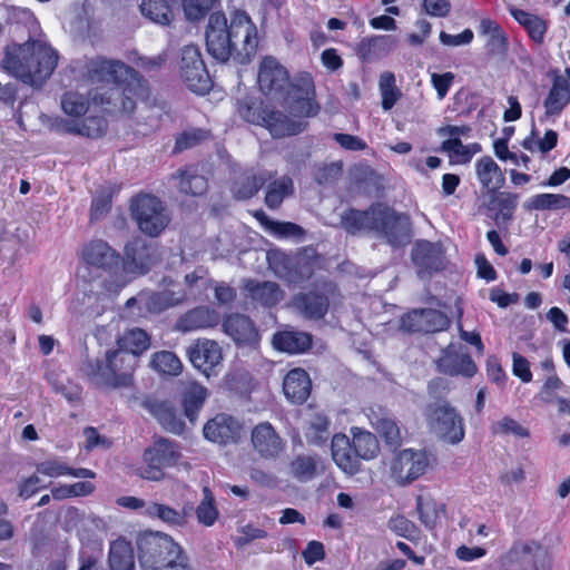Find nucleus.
I'll return each mask as SVG.
<instances>
[{"label": "nucleus", "mask_w": 570, "mask_h": 570, "mask_svg": "<svg viewBox=\"0 0 570 570\" xmlns=\"http://www.w3.org/2000/svg\"><path fill=\"white\" fill-rule=\"evenodd\" d=\"M88 81L92 105H112L111 110L131 112L136 101L146 97V87L138 73L117 60L100 57L87 62Z\"/></svg>", "instance_id": "nucleus-1"}, {"label": "nucleus", "mask_w": 570, "mask_h": 570, "mask_svg": "<svg viewBox=\"0 0 570 570\" xmlns=\"http://www.w3.org/2000/svg\"><path fill=\"white\" fill-rule=\"evenodd\" d=\"M258 43L257 26L246 11L233 10L229 18L222 12L210 14L206 47L216 60L225 62L234 56L239 63H247L255 56Z\"/></svg>", "instance_id": "nucleus-2"}, {"label": "nucleus", "mask_w": 570, "mask_h": 570, "mask_svg": "<svg viewBox=\"0 0 570 570\" xmlns=\"http://www.w3.org/2000/svg\"><path fill=\"white\" fill-rule=\"evenodd\" d=\"M261 91L278 101L298 117H314L320 111L315 101L313 78L301 72L289 81L288 71L274 57L263 58L258 70Z\"/></svg>", "instance_id": "nucleus-3"}, {"label": "nucleus", "mask_w": 570, "mask_h": 570, "mask_svg": "<svg viewBox=\"0 0 570 570\" xmlns=\"http://www.w3.org/2000/svg\"><path fill=\"white\" fill-rule=\"evenodd\" d=\"M57 63L58 53L43 39L8 45L2 60L3 69L31 86L46 81Z\"/></svg>", "instance_id": "nucleus-4"}, {"label": "nucleus", "mask_w": 570, "mask_h": 570, "mask_svg": "<svg viewBox=\"0 0 570 570\" xmlns=\"http://www.w3.org/2000/svg\"><path fill=\"white\" fill-rule=\"evenodd\" d=\"M138 559L142 570H193L180 546L161 532L139 537Z\"/></svg>", "instance_id": "nucleus-5"}, {"label": "nucleus", "mask_w": 570, "mask_h": 570, "mask_svg": "<svg viewBox=\"0 0 570 570\" xmlns=\"http://www.w3.org/2000/svg\"><path fill=\"white\" fill-rule=\"evenodd\" d=\"M138 360L126 351H108L102 361L88 363L86 373L97 385L109 387H125L132 383L134 372Z\"/></svg>", "instance_id": "nucleus-6"}, {"label": "nucleus", "mask_w": 570, "mask_h": 570, "mask_svg": "<svg viewBox=\"0 0 570 570\" xmlns=\"http://www.w3.org/2000/svg\"><path fill=\"white\" fill-rule=\"evenodd\" d=\"M238 112L246 121L268 129L275 138L297 135L305 128V122L302 120H293L281 111L264 107L249 98L239 102Z\"/></svg>", "instance_id": "nucleus-7"}, {"label": "nucleus", "mask_w": 570, "mask_h": 570, "mask_svg": "<svg viewBox=\"0 0 570 570\" xmlns=\"http://www.w3.org/2000/svg\"><path fill=\"white\" fill-rule=\"evenodd\" d=\"M424 417L430 431L440 440L459 444L465 436L464 419L448 401L439 400L429 403Z\"/></svg>", "instance_id": "nucleus-8"}, {"label": "nucleus", "mask_w": 570, "mask_h": 570, "mask_svg": "<svg viewBox=\"0 0 570 570\" xmlns=\"http://www.w3.org/2000/svg\"><path fill=\"white\" fill-rule=\"evenodd\" d=\"M131 215L138 228L150 237L160 235L170 222L167 208L151 195H140L132 200Z\"/></svg>", "instance_id": "nucleus-9"}, {"label": "nucleus", "mask_w": 570, "mask_h": 570, "mask_svg": "<svg viewBox=\"0 0 570 570\" xmlns=\"http://www.w3.org/2000/svg\"><path fill=\"white\" fill-rule=\"evenodd\" d=\"M179 458L176 444L160 439L145 450L139 475L149 481H160L165 476L164 469L174 466Z\"/></svg>", "instance_id": "nucleus-10"}, {"label": "nucleus", "mask_w": 570, "mask_h": 570, "mask_svg": "<svg viewBox=\"0 0 570 570\" xmlns=\"http://www.w3.org/2000/svg\"><path fill=\"white\" fill-rule=\"evenodd\" d=\"M186 354L191 365L207 379L217 376L223 367V348L214 340H195L187 347Z\"/></svg>", "instance_id": "nucleus-11"}, {"label": "nucleus", "mask_w": 570, "mask_h": 570, "mask_svg": "<svg viewBox=\"0 0 570 570\" xmlns=\"http://www.w3.org/2000/svg\"><path fill=\"white\" fill-rule=\"evenodd\" d=\"M428 453L405 449L395 454L391 463V476L397 484H406L423 475L429 466Z\"/></svg>", "instance_id": "nucleus-12"}, {"label": "nucleus", "mask_w": 570, "mask_h": 570, "mask_svg": "<svg viewBox=\"0 0 570 570\" xmlns=\"http://www.w3.org/2000/svg\"><path fill=\"white\" fill-rule=\"evenodd\" d=\"M180 71L191 91L205 94L209 90L210 80L197 46L188 45L181 49Z\"/></svg>", "instance_id": "nucleus-13"}, {"label": "nucleus", "mask_w": 570, "mask_h": 570, "mask_svg": "<svg viewBox=\"0 0 570 570\" xmlns=\"http://www.w3.org/2000/svg\"><path fill=\"white\" fill-rule=\"evenodd\" d=\"M376 233L385 237L393 246L405 245L410 242L409 217L381 205Z\"/></svg>", "instance_id": "nucleus-14"}, {"label": "nucleus", "mask_w": 570, "mask_h": 570, "mask_svg": "<svg viewBox=\"0 0 570 570\" xmlns=\"http://www.w3.org/2000/svg\"><path fill=\"white\" fill-rule=\"evenodd\" d=\"M243 424L229 414L219 413L208 420L203 433L206 440L219 445L236 443L240 439Z\"/></svg>", "instance_id": "nucleus-15"}, {"label": "nucleus", "mask_w": 570, "mask_h": 570, "mask_svg": "<svg viewBox=\"0 0 570 570\" xmlns=\"http://www.w3.org/2000/svg\"><path fill=\"white\" fill-rule=\"evenodd\" d=\"M250 442L254 451L265 460L278 458L285 449L284 440L269 422H263L253 428Z\"/></svg>", "instance_id": "nucleus-16"}, {"label": "nucleus", "mask_w": 570, "mask_h": 570, "mask_svg": "<svg viewBox=\"0 0 570 570\" xmlns=\"http://www.w3.org/2000/svg\"><path fill=\"white\" fill-rule=\"evenodd\" d=\"M441 372L449 375L472 377L478 372L466 348L461 344H450L438 362Z\"/></svg>", "instance_id": "nucleus-17"}, {"label": "nucleus", "mask_w": 570, "mask_h": 570, "mask_svg": "<svg viewBox=\"0 0 570 570\" xmlns=\"http://www.w3.org/2000/svg\"><path fill=\"white\" fill-rule=\"evenodd\" d=\"M448 326V316L436 309H415L402 317V328L407 332L433 333Z\"/></svg>", "instance_id": "nucleus-18"}, {"label": "nucleus", "mask_w": 570, "mask_h": 570, "mask_svg": "<svg viewBox=\"0 0 570 570\" xmlns=\"http://www.w3.org/2000/svg\"><path fill=\"white\" fill-rule=\"evenodd\" d=\"M155 254L156 249L141 240L128 244L125 247L124 272L132 276L146 274L155 262Z\"/></svg>", "instance_id": "nucleus-19"}, {"label": "nucleus", "mask_w": 570, "mask_h": 570, "mask_svg": "<svg viewBox=\"0 0 570 570\" xmlns=\"http://www.w3.org/2000/svg\"><path fill=\"white\" fill-rule=\"evenodd\" d=\"M334 294V289L330 285H325L321 291L297 295L293 305L307 318L320 320L326 314L330 298Z\"/></svg>", "instance_id": "nucleus-20"}, {"label": "nucleus", "mask_w": 570, "mask_h": 570, "mask_svg": "<svg viewBox=\"0 0 570 570\" xmlns=\"http://www.w3.org/2000/svg\"><path fill=\"white\" fill-rule=\"evenodd\" d=\"M80 256L85 265L102 269H111L120 261L116 250L101 239H95L86 244Z\"/></svg>", "instance_id": "nucleus-21"}, {"label": "nucleus", "mask_w": 570, "mask_h": 570, "mask_svg": "<svg viewBox=\"0 0 570 570\" xmlns=\"http://www.w3.org/2000/svg\"><path fill=\"white\" fill-rule=\"evenodd\" d=\"M412 258L421 278H424L425 274L443 268V250L439 244L417 242L413 248Z\"/></svg>", "instance_id": "nucleus-22"}, {"label": "nucleus", "mask_w": 570, "mask_h": 570, "mask_svg": "<svg viewBox=\"0 0 570 570\" xmlns=\"http://www.w3.org/2000/svg\"><path fill=\"white\" fill-rule=\"evenodd\" d=\"M539 546L534 542L518 541L499 559L502 570H527L532 567Z\"/></svg>", "instance_id": "nucleus-23"}, {"label": "nucleus", "mask_w": 570, "mask_h": 570, "mask_svg": "<svg viewBox=\"0 0 570 570\" xmlns=\"http://www.w3.org/2000/svg\"><path fill=\"white\" fill-rule=\"evenodd\" d=\"M224 332L238 345L254 346L259 335L253 322L240 314L229 315L223 323Z\"/></svg>", "instance_id": "nucleus-24"}, {"label": "nucleus", "mask_w": 570, "mask_h": 570, "mask_svg": "<svg viewBox=\"0 0 570 570\" xmlns=\"http://www.w3.org/2000/svg\"><path fill=\"white\" fill-rule=\"evenodd\" d=\"M186 297L181 291H164L158 293H140L137 297H131L127 301V306L130 307L135 304L144 306L150 313H160L161 311L179 304Z\"/></svg>", "instance_id": "nucleus-25"}, {"label": "nucleus", "mask_w": 570, "mask_h": 570, "mask_svg": "<svg viewBox=\"0 0 570 570\" xmlns=\"http://www.w3.org/2000/svg\"><path fill=\"white\" fill-rule=\"evenodd\" d=\"M476 179L490 194H495L501 189L505 183V177L502 169L490 156L479 158L475 164Z\"/></svg>", "instance_id": "nucleus-26"}, {"label": "nucleus", "mask_w": 570, "mask_h": 570, "mask_svg": "<svg viewBox=\"0 0 570 570\" xmlns=\"http://www.w3.org/2000/svg\"><path fill=\"white\" fill-rule=\"evenodd\" d=\"M570 102V68L564 76H557L543 102L547 116L559 115Z\"/></svg>", "instance_id": "nucleus-27"}, {"label": "nucleus", "mask_w": 570, "mask_h": 570, "mask_svg": "<svg viewBox=\"0 0 570 570\" xmlns=\"http://www.w3.org/2000/svg\"><path fill=\"white\" fill-rule=\"evenodd\" d=\"M311 389V379L303 368H293L284 377L283 391L292 403H304L309 396Z\"/></svg>", "instance_id": "nucleus-28"}, {"label": "nucleus", "mask_w": 570, "mask_h": 570, "mask_svg": "<svg viewBox=\"0 0 570 570\" xmlns=\"http://www.w3.org/2000/svg\"><path fill=\"white\" fill-rule=\"evenodd\" d=\"M303 433L309 444L320 445L330 438V420L318 410L308 409L304 414Z\"/></svg>", "instance_id": "nucleus-29"}, {"label": "nucleus", "mask_w": 570, "mask_h": 570, "mask_svg": "<svg viewBox=\"0 0 570 570\" xmlns=\"http://www.w3.org/2000/svg\"><path fill=\"white\" fill-rule=\"evenodd\" d=\"M220 315L209 307H197L187 312L177 322V330L180 332H194L218 325Z\"/></svg>", "instance_id": "nucleus-30"}, {"label": "nucleus", "mask_w": 570, "mask_h": 570, "mask_svg": "<svg viewBox=\"0 0 570 570\" xmlns=\"http://www.w3.org/2000/svg\"><path fill=\"white\" fill-rule=\"evenodd\" d=\"M331 448L333 461L344 473L353 475L360 471V462L352 452L350 439L345 434H335Z\"/></svg>", "instance_id": "nucleus-31"}, {"label": "nucleus", "mask_w": 570, "mask_h": 570, "mask_svg": "<svg viewBox=\"0 0 570 570\" xmlns=\"http://www.w3.org/2000/svg\"><path fill=\"white\" fill-rule=\"evenodd\" d=\"M397 43L399 39L395 36H374L363 39L357 45V53L363 61H372L387 56L396 48Z\"/></svg>", "instance_id": "nucleus-32"}, {"label": "nucleus", "mask_w": 570, "mask_h": 570, "mask_svg": "<svg viewBox=\"0 0 570 570\" xmlns=\"http://www.w3.org/2000/svg\"><path fill=\"white\" fill-rule=\"evenodd\" d=\"M380 209L381 205L373 206L366 212L351 209L342 215V225L344 229L351 234L362 230L376 233Z\"/></svg>", "instance_id": "nucleus-33"}, {"label": "nucleus", "mask_w": 570, "mask_h": 570, "mask_svg": "<svg viewBox=\"0 0 570 570\" xmlns=\"http://www.w3.org/2000/svg\"><path fill=\"white\" fill-rule=\"evenodd\" d=\"M52 127L59 131L76 132L90 138H97L106 131L107 121L100 116H89L81 121H67L61 119Z\"/></svg>", "instance_id": "nucleus-34"}, {"label": "nucleus", "mask_w": 570, "mask_h": 570, "mask_svg": "<svg viewBox=\"0 0 570 570\" xmlns=\"http://www.w3.org/2000/svg\"><path fill=\"white\" fill-rule=\"evenodd\" d=\"M245 289L249 298L263 306H274L284 297V292L274 282L247 281Z\"/></svg>", "instance_id": "nucleus-35"}, {"label": "nucleus", "mask_w": 570, "mask_h": 570, "mask_svg": "<svg viewBox=\"0 0 570 570\" xmlns=\"http://www.w3.org/2000/svg\"><path fill=\"white\" fill-rule=\"evenodd\" d=\"M37 472L50 478L70 475L78 479H94L96 473L86 468L72 469L65 461L58 458L48 459L37 465Z\"/></svg>", "instance_id": "nucleus-36"}, {"label": "nucleus", "mask_w": 570, "mask_h": 570, "mask_svg": "<svg viewBox=\"0 0 570 570\" xmlns=\"http://www.w3.org/2000/svg\"><path fill=\"white\" fill-rule=\"evenodd\" d=\"M311 344V335L304 332L284 331L275 334L273 337L274 347L289 354L303 353Z\"/></svg>", "instance_id": "nucleus-37"}, {"label": "nucleus", "mask_w": 570, "mask_h": 570, "mask_svg": "<svg viewBox=\"0 0 570 570\" xmlns=\"http://www.w3.org/2000/svg\"><path fill=\"white\" fill-rule=\"evenodd\" d=\"M142 515L159 520L169 527H183L187 522V513L184 510H176L158 502H149Z\"/></svg>", "instance_id": "nucleus-38"}, {"label": "nucleus", "mask_w": 570, "mask_h": 570, "mask_svg": "<svg viewBox=\"0 0 570 570\" xmlns=\"http://www.w3.org/2000/svg\"><path fill=\"white\" fill-rule=\"evenodd\" d=\"M110 570H134L135 558L131 544L119 538L111 542L109 549Z\"/></svg>", "instance_id": "nucleus-39"}, {"label": "nucleus", "mask_w": 570, "mask_h": 570, "mask_svg": "<svg viewBox=\"0 0 570 570\" xmlns=\"http://www.w3.org/2000/svg\"><path fill=\"white\" fill-rule=\"evenodd\" d=\"M351 432L353 435L351 445L357 460H372L379 454L380 445L374 434L360 428H352Z\"/></svg>", "instance_id": "nucleus-40"}, {"label": "nucleus", "mask_w": 570, "mask_h": 570, "mask_svg": "<svg viewBox=\"0 0 570 570\" xmlns=\"http://www.w3.org/2000/svg\"><path fill=\"white\" fill-rule=\"evenodd\" d=\"M117 346L128 354H134L138 360V356L149 348L150 337L141 328H131L118 337Z\"/></svg>", "instance_id": "nucleus-41"}, {"label": "nucleus", "mask_w": 570, "mask_h": 570, "mask_svg": "<svg viewBox=\"0 0 570 570\" xmlns=\"http://www.w3.org/2000/svg\"><path fill=\"white\" fill-rule=\"evenodd\" d=\"M208 395V390L197 382H191L187 385L183 395V404L185 414L190 422H194L197 419L198 412L203 407Z\"/></svg>", "instance_id": "nucleus-42"}, {"label": "nucleus", "mask_w": 570, "mask_h": 570, "mask_svg": "<svg viewBox=\"0 0 570 570\" xmlns=\"http://www.w3.org/2000/svg\"><path fill=\"white\" fill-rule=\"evenodd\" d=\"M255 217L267 232L276 237L301 239L304 235L301 226L294 223L272 220L262 210L256 212Z\"/></svg>", "instance_id": "nucleus-43"}, {"label": "nucleus", "mask_w": 570, "mask_h": 570, "mask_svg": "<svg viewBox=\"0 0 570 570\" xmlns=\"http://www.w3.org/2000/svg\"><path fill=\"white\" fill-rule=\"evenodd\" d=\"M140 11L150 21L161 26L169 24L174 19L173 7L168 0H144Z\"/></svg>", "instance_id": "nucleus-44"}, {"label": "nucleus", "mask_w": 570, "mask_h": 570, "mask_svg": "<svg viewBox=\"0 0 570 570\" xmlns=\"http://www.w3.org/2000/svg\"><path fill=\"white\" fill-rule=\"evenodd\" d=\"M441 149L456 164H468L472 157L481 151L478 142L464 145L459 138H449L441 145Z\"/></svg>", "instance_id": "nucleus-45"}, {"label": "nucleus", "mask_w": 570, "mask_h": 570, "mask_svg": "<svg viewBox=\"0 0 570 570\" xmlns=\"http://www.w3.org/2000/svg\"><path fill=\"white\" fill-rule=\"evenodd\" d=\"M153 413L166 431L175 434L184 432L185 423L171 404L166 402L155 404Z\"/></svg>", "instance_id": "nucleus-46"}, {"label": "nucleus", "mask_w": 570, "mask_h": 570, "mask_svg": "<svg viewBox=\"0 0 570 570\" xmlns=\"http://www.w3.org/2000/svg\"><path fill=\"white\" fill-rule=\"evenodd\" d=\"M150 366L161 375L178 376L184 365L180 358L171 351H159L153 354Z\"/></svg>", "instance_id": "nucleus-47"}, {"label": "nucleus", "mask_w": 570, "mask_h": 570, "mask_svg": "<svg viewBox=\"0 0 570 570\" xmlns=\"http://www.w3.org/2000/svg\"><path fill=\"white\" fill-rule=\"evenodd\" d=\"M511 14L524 27L533 41L538 43L543 41L547 32V23L542 18L520 9H512Z\"/></svg>", "instance_id": "nucleus-48"}, {"label": "nucleus", "mask_w": 570, "mask_h": 570, "mask_svg": "<svg viewBox=\"0 0 570 570\" xmlns=\"http://www.w3.org/2000/svg\"><path fill=\"white\" fill-rule=\"evenodd\" d=\"M416 510L420 521L428 529H433L441 519L443 505L438 503L431 495H419Z\"/></svg>", "instance_id": "nucleus-49"}, {"label": "nucleus", "mask_w": 570, "mask_h": 570, "mask_svg": "<svg viewBox=\"0 0 570 570\" xmlns=\"http://www.w3.org/2000/svg\"><path fill=\"white\" fill-rule=\"evenodd\" d=\"M317 471V461L311 455H297L287 466V473L291 478L299 481L307 482L315 478Z\"/></svg>", "instance_id": "nucleus-50"}, {"label": "nucleus", "mask_w": 570, "mask_h": 570, "mask_svg": "<svg viewBox=\"0 0 570 570\" xmlns=\"http://www.w3.org/2000/svg\"><path fill=\"white\" fill-rule=\"evenodd\" d=\"M370 421L375 431L387 444L397 445L401 442V430L393 419L386 415L379 416L374 414L370 416Z\"/></svg>", "instance_id": "nucleus-51"}, {"label": "nucleus", "mask_w": 570, "mask_h": 570, "mask_svg": "<svg viewBox=\"0 0 570 570\" xmlns=\"http://www.w3.org/2000/svg\"><path fill=\"white\" fill-rule=\"evenodd\" d=\"M518 205V195L501 193L491 200L490 209L495 212L498 224L510 220Z\"/></svg>", "instance_id": "nucleus-52"}, {"label": "nucleus", "mask_w": 570, "mask_h": 570, "mask_svg": "<svg viewBox=\"0 0 570 570\" xmlns=\"http://www.w3.org/2000/svg\"><path fill=\"white\" fill-rule=\"evenodd\" d=\"M530 208L535 210L570 209V198L561 194H538L530 198Z\"/></svg>", "instance_id": "nucleus-53"}, {"label": "nucleus", "mask_w": 570, "mask_h": 570, "mask_svg": "<svg viewBox=\"0 0 570 570\" xmlns=\"http://www.w3.org/2000/svg\"><path fill=\"white\" fill-rule=\"evenodd\" d=\"M196 515L199 523L205 527H212L218 519L219 512L215 505V498L209 488L203 489V499L196 509Z\"/></svg>", "instance_id": "nucleus-54"}, {"label": "nucleus", "mask_w": 570, "mask_h": 570, "mask_svg": "<svg viewBox=\"0 0 570 570\" xmlns=\"http://www.w3.org/2000/svg\"><path fill=\"white\" fill-rule=\"evenodd\" d=\"M380 94L382 97V108L390 110L401 97V91L395 86V76L390 71H384L379 81Z\"/></svg>", "instance_id": "nucleus-55"}, {"label": "nucleus", "mask_w": 570, "mask_h": 570, "mask_svg": "<svg viewBox=\"0 0 570 570\" xmlns=\"http://www.w3.org/2000/svg\"><path fill=\"white\" fill-rule=\"evenodd\" d=\"M265 175L246 174L233 188L235 197L247 199L254 196L265 181Z\"/></svg>", "instance_id": "nucleus-56"}, {"label": "nucleus", "mask_w": 570, "mask_h": 570, "mask_svg": "<svg viewBox=\"0 0 570 570\" xmlns=\"http://www.w3.org/2000/svg\"><path fill=\"white\" fill-rule=\"evenodd\" d=\"M61 108L66 115L79 118L89 110V102L83 95L68 91L61 98Z\"/></svg>", "instance_id": "nucleus-57"}, {"label": "nucleus", "mask_w": 570, "mask_h": 570, "mask_svg": "<svg viewBox=\"0 0 570 570\" xmlns=\"http://www.w3.org/2000/svg\"><path fill=\"white\" fill-rule=\"evenodd\" d=\"M293 189V181L288 177H282L274 181L266 193L265 203L269 208H277L284 197L289 195Z\"/></svg>", "instance_id": "nucleus-58"}, {"label": "nucleus", "mask_w": 570, "mask_h": 570, "mask_svg": "<svg viewBox=\"0 0 570 570\" xmlns=\"http://www.w3.org/2000/svg\"><path fill=\"white\" fill-rule=\"evenodd\" d=\"M491 431L497 435H513L518 439H524L530 435L527 428L510 416H504L494 422L491 426Z\"/></svg>", "instance_id": "nucleus-59"}, {"label": "nucleus", "mask_w": 570, "mask_h": 570, "mask_svg": "<svg viewBox=\"0 0 570 570\" xmlns=\"http://www.w3.org/2000/svg\"><path fill=\"white\" fill-rule=\"evenodd\" d=\"M179 190L194 196L202 195L207 188L206 179L197 175L195 170L188 169L180 174Z\"/></svg>", "instance_id": "nucleus-60"}, {"label": "nucleus", "mask_w": 570, "mask_h": 570, "mask_svg": "<svg viewBox=\"0 0 570 570\" xmlns=\"http://www.w3.org/2000/svg\"><path fill=\"white\" fill-rule=\"evenodd\" d=\"M480 32L489 38L488 45L492 48L502 49L505 47V33L495 21L488 18L482 19Z\"/></svg>", "instance_id": "nucleus-61"}, {"label": "nucleus", "mask_w": 570, "mask_h": 570, "mask_svg": "<svg viewBox=\"0 0 570 570\" xmlns=\"http://www.w3.org/2000/svg\"><path fill=\"white\" fill-rule=\"evenodd\" d=\"M217 0H183V9L187 20L197 21L213 8Z\"/></svg>", "instance_id": "nucleus-62"}, {"label": "nucleus", "mask_w": 570, "mask_h": 570, "mask_svg": "<svg viewBox=\"0 0 570 570\" xmlns=\"http://www.w3.org/2000/svg\"><path fill=\"white\" fill-rule=\"evenodd\" d=\"M422 7L426 14L435 18H445L451 11L449 0H423Z\"/></svg>", "instance_id": "nucleus-63"}, {"label": "nucleus", "mask_w": 570, "mask_h": 570, "mask_svg": "<svg viewBox=\"0 0 570 570\" xmlns=\"http://www.w3.org/2000/svg\"><path fill=\"white\" fill-rule=\"evenodd\" d=\"M512 373L523 383L532 381V372L528 360L517 352L512 354Z\"/></svg>", "instance_id": "nucleus-64"}]
</instances>
